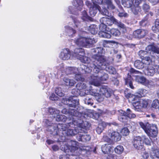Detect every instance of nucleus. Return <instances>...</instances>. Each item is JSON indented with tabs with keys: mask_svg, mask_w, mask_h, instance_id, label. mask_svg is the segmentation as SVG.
Listing matches in <instances>:
<instances>
[{
	"mask_svg": "<svg viewBox=\"0 0 159 159\" xmlns=\"http://www.w3.org/2000/svg\"><path fill=\"white\" fill-rule=\"evenodd\" d=\"M85 119L76 118H73V122L71 125H76L77 127H75L74 129H68L66 134L68 136H74L80 133H83L85 132V128L87 127V123L84 122Z\"/></svg>",
	"mask_w": 159,
	"mask_h": 159,
	"instance_id": "f257e3e1",
	"label": "nucleus"
},
{
	"mask_svg": "<svg viewBox=\"0 0 159 159\" xmlns=\"http://www.w3.org/2000/svg\"><path fill=\"white\" fill-rule=\"evenodd\" d=\"M94 60L91 67L93 68L95 73H98L101 70L106 68V58L102 55H95L93 57Z\"/></svg>",
	"mask_w": 159,
	"mask_h": 159,
	"instance_id": "f03ea898",
	"label": "nucleus"
},
{
	"mask_svg": "<svg viewBox=\"0 0 159 159\" xmlns=\"http://www.w3.org/2000/svg\"><path fill=\"white\" fill-rule=\"evenodd\" d=\"M139 0H122V5L127 8H131V11L134 15H137L141 11Z\"/></svg>",
	"mask_w": 159,
	"mask_h": 159,
	"instance_id": "7ed1b4c3",
	"label": "nucleus"
},
{
	"mask_svg": "<svg viewBox=\"0 0 159 159\" xmlns=\"http://www.w3.org/2000/svg\"><path fill=\"white\" fill-rule=\"evenodd\" d=\"M103 140L107 142L111 143L112 141H118L121 139L120 134L113 130H108L103 137Z\"/></svg>",
	"mask_w": 159,
	"mask_h": 159,
	"instance_id": "20e7f679",
	"label": "nucleus"
},
{
	"mask_svg": "<svg viewBox=\"0 0 159 159\" xmlns=\"http://www.w3.org/2000/svg\"><path fill=\"white\" fill-rule=\"evenodd\" d=\"M97 42V40L92 38L80 37L75 41L77 45L82 47H86L89 44H92Z\"/></svg>",
	"mask_w": 159,
	"mask_h": 159,
	"instance_id": "39448f33",
	"label": "nucleus"
},
{
	"mask_svg": "<svg viewBox=\"0 0 159 159\" xmlns=\"http://www.w3.org/2000/svg\"><path fill=\"white\" fill-rule=\"evenodd\" d=\"M62 101L64 104L68 105L69 107L75 108L79 104L78 100L76 96H70L68 98H63Z\"/></svg>",
	"mask_w": 159,
	"mask_h": 159,
	"instance_id": "423d86ee",
	"label": "nucleus"
},
{
	"mask_svg": "<svg viewBox=\"0 0 159 159\" xmlns=\"http://www.w3.org/2000/svg\"><path fill=\"white\" fill-rule=\"evenodd\" d=\"M71 145L69 148V150L72 154H69L70 156L69 158H71V156H79L81 154L82 150L80 148L78 147L77 144L78 142L75 141H71Z\"/></svg>",
	"mask_w": 159,
	"mask_h": 159,
	"instance_id": "0eeeda50",
	"label": "nucleus"
},
{
	"mask_svg": "<svg viewBox=\"0 0 159 159\" xmlns=\"http://www.w3.org/2000/svg\"><path fill=\"white\" fill-rule=\"evenodd\" d=\"M61 113L66 114H70L73 116V118H76L85 119V116L84 114L78 112L77 111L71 108H69L67 110L66 108L63 109L61 111Z\"/></svg>",
	"mask_w": 159,
	"mask_h": 159,
	"instance_id": "6e6552de",
	"label": "nucleus"
},
{
	"mask_svg": "<svg viewBox=\"0 0 159 159\" xmlns=\"http://www.w3.org/2000/svg\"><path fill=\"white\" fill-rule=\"evenodd\" d=\"M148 100L146 99H138V101L133 102V105L134 107V110L139 111L143 108H146L148 105Z\"/></svg>",
	"mask_w": 159,
	"mask_h": 159,
	"instance_id": "1a4fd4ad",
	"label": "nucleus"
},
{
	"mask_svg": "<svg viewBox=\"0 0 159 159\" xmlns=\"http://www.w3.org/2000/svg\"><path fill=\"white\" fill-rule=\"evenodd\" d=\"M99 29L101 30L99 33L98 34L100 37L110 39L111 37V34L108 33L106 25L104 23H101L99 25Z\"/></svg>",
	"mask_w": 159,
	"mask_h": 159,
	"instance_id": "9d476101",
	"label": "nucleus"
},
{
	"mask_svg": "<svg viewBox=\"0 0 159 159\" xmlns=\"http://www.w3.org/2000/svg\"><path fill=\"white\" fill-rule=\"evenodd\" d=\"M73 5L76 8L74 10L72 7H70L69 9L70 13L72 14H77L75 11V10H79L81 11L82 9V7L83 5V1L82 0H74V1Z\"/></svg>",
	"mask_w": 159,
	"mask_h": 159,
	"instance_id": "9b49d317",
	"label": "nucleus"
},
{
	"mask_svg": "<svg viewBox=\"0 0 159 159\" xmlns=\"http://www.w3.org/2000/svg\"><path fill=\"white\" fill-rule=\"evenodd\" d=\"M71 124H72L71 122L67 124H59L58 125L55 124L54 125L53 132L56 134H57V131L59 130L62 131H67L69 127H73V126L71 125Z\"/></svg>",
	"mask_w": 159,
	"mask_h": 159,
	"instance_id": "f8f14e48",
	"label": "nucleus"
},
{
	"mask_svg": "<svg viewBox=\"0 0 159 159\" xmlns=\"http://www.w3.org/2000/svg\"><path fill=\"white\" fill-rule=\"evenodd\" d=\"M148 135L152 137H155L158 134V130L156 125H153L149 128L145 132Z\"/></svg>",
	"mask_w": 159,
	"mask_h": 159,
	"instance_id": "ddd939ff",
	"label": "nucleus"
},
{
	"mask_svg": "<svg viewBox=\"0 0 159 159\" xmlns=\"http://www.w3.org/2000/svg\"><path fill=\"white\" fill-rule=\"evenodd\" d=\"M133 145L137 149H143V142L140 136L135 137L134 139Z\"/></svg>",
	"mask_w": 159,
	"mask_h": 159,
	"instance_id": "4468645a",
	"label": "nucleus"
},
{
	"mask_svg": "<svg viewBox=\"0 0 159 159\" xmlns=\"http://www.w3.org/2000/svg\"><path fill=\"white\" fill-rule=\"evenodd\" d=\"M101 23H104L106 25H112L113 23H116L117 20L113 17H111L110 18L107 17H103L100 19Z\"/></svg>",
	"mask_w": 159,
	"mask_h": 159,
	"instance_id": "2eb2a0df",
	"label": "nucleus"
},
{
	"mask_svg": "<svg viewBox=\"0 0 159 159\" xmlns=\"http://www.w3.org/2000/svg\"><path fill=\"white\" fill-rule=\"evenodd\" d=\"M99 92L100 95L102 94L107 98H109L111 96L112 90L107 87L104 86L100 89Z\"/></svg>",
	"mask_w": 159,
	"mask_h": 159,
	"instance_id": "dca6fc26",
	"label": "nucleus"
},
{
	"mask_svg": "<svg viewBox=\"0 0 159 159\" xmlns=\"http://www.w3.org/2000/svg\"><path fill=\"white\" fill-rule=\"evenodd\" d=\"M89 83L90 84L96 86L100 85L101 82L99 80V77L98 75H93L91 76V78L89 80Z\"/></svg>",
	"mask_w": 159,
	"mask_h": 159,
	"instance_id": "f3484780",
	"label": "nucleus"
},
{
	"mask_svg": "<svg viewBox=\"0 0 159 159\" xmlns=\"http://www.w3.org/2000/svg\"><path fill=\"white\" fill-rule=\"evenodd\" d=\"M147 33V30L140 29L135 30L133 34L135 37L140 39L144 37Z\"/></svg>",
	"mask_w": 159,
	"mask_h": 159,
	"instance_id": "a211bd4d",
	"label": "nucleus"
},
{
	"mask_svg": "<svg viewBox=\"0 0 159 159\" xmlns=\"http://www.w3.org/2000/svg\"><path fill=\"white\" fill-rule=\"evenodd\" d=\"M144 72L146 75L150 76H153L155 73V69L154 68V65L152 66L149 65L147 66H145Z\"/></svg>",
	"mask_w": 159,
	"mask_h": 159,
	"instance_id": "6ab92c4d",
	"label": "nucleus"
},
{
	"mask_svg": "<svg viewBox=\"0 0 159 159\" xmlns=\"http://www.w3.org/2000/svg\"><path fill=\"white\" fill-rule=\"evenodd\" d=\"M70 52L68 49H64L61 52L60 57L63 60H68L70 57Z\"/></svg>",
	"mask_w": 159,
	"mask_h": 159,
	"instance_id": "aec40b11",
	"label": "nucleus"
},
{
	"mask_svg": "<svg viewBox=\"0 0 159 159\" xmlns=\"http://www.w3.org/2000/svg\"><path fill=\"white\" fill-rule=\"evenodd\" d=\"M73 56L77 59H80L84 55V53L83 49L81 48H76L74 50V52L73 54Z\"/></svg>",
	"mask_w": 159,
	"mask_h": 159,
	"instance_id": "412c9836",
	"label": "nucleus"
},
{
	"mask_svg": "<svg viewBox=\"0 0 159 159\" xmlns=\"http://www.w3.org/2000/svg\"><path fill=\"white\" fill-rule=\"evenodd\" d=\"M101 12V8L98 5H95L89 8V13L91 16H94L96 14L98 11Z\"/></svg>",
	"mask_w": 159,
	"mask_h": 159,
	"instance_id": "4be33fe9",
	"label": "nucleus"
},
{
	"mask_svg": "<svg viewBox=\"0 0 159 159\" xmlns=\"http://www.w3.org/2000/svg\"><path fill=\"white\" fill-rule=\"evenodd\" d=\"M101 148L102 152L104 154H108L111 152V146L109 144L107 143L102 145Z\"/></svg>",
	"mask_w": 159,
	"mask_h": 159,
	"instance_id": "5701e85b",
	"label": "nucleus"
},
{
	"mask_svg": "<svg viewBox=\"0 0 159 159\" xmlns=\"http://www.w3.org/2000/svg\"><path fill=\"white\" fill-rule=\"evenodd\" d=\"M119 115L120 116L119 117V120L120 121L125 122L126 121V112L122 110H120L118 111Z\"/></svg>",
	"mask_w": 159,
	"mask_h": 159,
	"instance_id": "b1692460",
	"label": "nucleus"
},
{
	"mask_svg": "<svg viewBox=\"0 0 159 159\" xmlns=\"http://www.w3.org/2000/svg\"><path fill=\"white\" fill-rule=\"evenodd\" d=\"M65 28L67 35L70 37H73L76 32L75 30L69 26H66Z\"/></svg>",
	"mask_w": 159,
	"mask_h": 159,
	"instance_id": "393cba45",
	"label": "nucleus"
},
{
	"mask_svg": "<svg viewBox=\"0 0 159 159\" xmlns=\"http://www.w3.org/2000/svg\"><path fill=\"white\" fill-rule=\"evenodd\" d=\"M134 66L139 69H142L144 67L145 68L146 66H145L143 61H140L139 60L136 61L134 63Z\"/></svg>",
	"mask_w": 159,
	"mask_h": 159,
	"instance_id": "a878e982",
	"label": "nucleus"
},
{
	"mask_svg": "<svg viewBox=\"0 0 159 159\" xmlns=\"http://www.w3.org/2000/svg\"><path fill=\"white\" fill-rule=\"evenodd\" d=\"M125 94L126 98H129L130 101H137L138 99V98L137 96L132 94L130 93H127L125 91Z\"/></svg>",
	"mask_w": 159,
	"mask_h": 159,
	"instance_id": "bb28decb",
	"label": "nucleus"
},
{
	"mask_svg": "<svg viewBox=\"0 0 159 159\" xmlns=\"http://www.w3.org/2000/svg\"><path fill=\"white\" fill-rule=\"evenodd\" d=\"M147 49L153 51L154 52L159 54V44L156 46L152 45H149L147 48Z\"/></svg>",
	"mask_w": 159,
	"mask_h": 159,
	"instance_id": "cd10ccee",
	"label": "nucleus"
},
{
	"mask_svg": "<svg viewBox=\"0 0 159 159\" xmlns=\"http://www.w3.org/2000/svg\"><path fill=\"white\" fill-rule=\"evenodd\" d=\"M141 137L142 140L143 142V143H144L145 144L148 146L151 145V140L150 138L148 139L145 135H142Z\"/></svg>",
	"mask_w": 159,
	"mask_h": 159,
	"instance_id": "c85d7f7f",
	"label": "nucleus"
},
{
	"mask_svg": "<svg viewBox=\"0 0 159 159\" xmlns=\"http://www.w3.org/2000/svg\"><path fill=\"white\" fill-rule=\"evenodd\" d=\"M98 125L101 126V127H102L103 129H104L105 128L107 125H108L109 126H111V125L116 126L117 125V124L115 122H113L112 123H106L104 121H102L99 123Z\"/></svg>",
	"mask_w": 159,
	"mask_h": 159,
	"instance_id": "c756f323",
	"label": "nucleus"
},
{
	"mask_svg": "<svg viewBox=\"0 0 159 159\" xmlns=\"http://www.w3.org/2000/svg\"><path fill=\"white\" fill-rule=\"evenodd\" d=\"M77 70V69L76 68L68 67L66 69L65 72L66 74L68 75L70 74H75Z\"/></svg>",
	"mask_w": 159,
	"mask_h": 159,
	"instance_id": "7c9ffc66",
	"label": "nucleus"
},
{
	"mask_svg": "<svg viewBox=\"0 0 159 159\" xmlns=\"http://www.w3.org/2000/svg\"><path fill=\"white\" fill-rule=\"evenodd\" d=\"M126 118L129 117L130 118H134L136 117V115L132 113L131 111L129 109H127L126 112Z\"/></svg>",
	"mask_w": 159,
	"mask_h": 159,
	"instance_id": "2f4dec72",
	"label": "nucleus"
},
{
	"mask_svg": "<svg viewBox=\"0 0 159 159\" xmlns=\"http://www.w3.org/2000/svg\"><path fill=\"white\" fill-rule=\"evenodd\" d=\"M67 120L66 117L62 115H57L56 120L57 121H61L65 122Z\"/></svg>",
	"mask_w": 159,
	"mask_h": 159,
	"instance_id": "473e14b6",
	"label": "nucleus"
},
{
	"mask_svg": "<svg viewBox=\"0 0 159 159\" xmlns=\"http://www.w3.org/2000/svg\"><path fill=\"white\" fill-rule=\"evenodd\" d=\"M146 79L143 77L137 76L136 77V81L144 85Z\"/></svg>",
	"mask_w": 159,
	"mask_h": 159,
	"instance_id": "72a5a7b5",
	"label": "nucleus"
},
{
	"mask_svg": "<svg viewBox=\"0 0 159 159\" xmlns=\"http://www.w3.org/2000/svg\"><path fill=\"white\" fill-rule=\"evenodd\" d=\"M148 46L146 48L145 51L140 50V51L138 53L139 56H140L141 57H143L145 55H146L148 53H151V52H154L153 50H148L147 49V48Z\"/></svg>",
	"mask_w": 159,
	"mask_h": 159,
	"instance_id": "f704fd0d",
	"label": "nucleus"
},
{
	"mask_svg": "<svg viewBox=\"0 0 159 159\" xmlns=\"http://www.w3.org/2000/svg\"><path fill=\"white\" fill-rule=\"evenodd\" d=\"M89 30L92 34H94L97 33L98 29L96 25H93L89 27Z\"/></svg>",
	"mask_w": 159,
	"mask_h": 159,
	"instance_id": "c9c22d12",
	"label": "nucleus"
},
{
	"mask_svg": "<svg viewBox=\"0 0 159 159\" xmlns=\"http://www.w3.org/2000/svg\"><path fill=\"white\" fill-rule=\"evenodd\" d=\"M132 80L133 79L130 76L125 80V83L126 85H129L130 88L132 89H134V87L132 84Z\"/></svg>",
	"mask_w": 159,
	"mask_h": 159,
	"instance_id": "e433bc0d",
	"label": "nucleus"
},
{
	"mask_svg": "<svg viewBox=\"0 0 159 159\" xmlns=\"http://www.w3.org/2000/svg\"><path fill=\"white\" fill-rule=\"evenodd\" d=\"M110 32L114 36H118L120 34V31L117 29H112L110 30Z\"/></svg>",
	"mask_w": 159,
	"mask_h": 159,
	"instance_id": "4c0bfd02",
	"label": "nucleus"
},
{
	"mask_svg": "<svg viewBox=\"0 0 159 159\" xmlns=\"http://www.w3.org/2000/svg\"><path fill=\"white\" fill-rule=\"evenodd\" d=\"M124 150L123 147L121 145H118L115 148V152L118 154H120L123 152Z\"/></svg>",
	"mask_w": 159,
	"mask_h": 159,
	"instance_id": "58836bf2",
	"label": "nucleus"
},
{
	"mask_svg": "<svg viewBox=\"0 0 159 159\" xmlns=\"http://www.w3.org/2000/svg\"><path fill=\"white\" fill-rule=\"evenodd\" d=\"M139 124L141 127L144 130L145 132H146V131L148 129V128H149V123H147L146 124H144L143 122H139Z\"/></svg>",
	"mask_w": 159,
	"mask_h": 159,
	"instance_id": "ea45409f",
	"label": "nucleus"
},
{
	"mask_svg": "<svg viewBox=\"0 0 159 159\" xmlns=\"http://www.w3.org/2000/svg\"><path fill=\"white\" fill-rule=\"evenodd\" d=\"M48 111L51 115L59 114L60 112L59 110L51 107L49 108Z\"/></svg>",
	"mask_w": 159,
	"mask_h": 159,
	"instance_id": "a19ab883",
	"label": "nucleus"
},
{
	"mask_svg": "<svg viewBox=\"0 0 159 159\" xmlns=\"http://www.w3.org/2000/svg\"><path fill=\"white\" fill-rule=\"evenodd\" d=\"M107 7L109 9H113L115 8V6L113 4L111 0H106L105 1Z\"/></svg>",
	"mask_w": 159,
	"mask_h": 159,
	"instance_id": "79ce46f5",
	"label": "nucleus"
},
{
	"mask_svg": "<svg viewBox=\"0 0 159 159\" xmlns=\"http://www.w3.org/2000/svg\"><path fill=\"white\" fill-rule=\"evenodd\" d=\"M98 75L99 77V80L100 82L101 81L106 80L108 78V74L105 73H103L102 75L99 74Z\"/></svg>",
	"mask_w": 159,
	"mask_h": 159,
	"instance_id": "37998d69",
	"label": "nucleus"
},
{
	"mask_svg": "<svg viewBox=\"0 0 159 159\" xmlns=\"http://www.w3.org/2000/svg\"><path fill=\"white\" fill-rule=\"evenodd\" d=\"M143 61L145 66L150 65V64L152 62V60L149 57H145L143 60Z\"/></svg>",
	"mask_w": 159,
	"mask_h": 159,
	"instance_id": "c03bdc74",
	"label": "nucleus"
},
{
	"mask_svg": "<svg viewBox=\"0 0 159 159\" xmlns=\"http://www.w3.org/2000/svg\"><path fill=\"white\" fill-rule=\"evenodd\" d=\"M129 130L126 127L123 128L120 131L121 134L123 136H126L128 135L129 133Z\"/></svg>",
	"mask_w": 159,
	"mask_h": 159,
	"instance_id": "a18cd8bd",
	"label": "nucleus"
},
{
	"mask_svg": "<svg viewBox=\"0 0 159 159\" xmlns=\"http://www.w3.org/2000/svg\"><path fill=\"white\" fill-rule=\"evenodd\" d=\"M144 85L149 88H151L154 86V84L152 81L147 80L145 83Z\"/></svg>",
	"mask_w": 159,
	"mask_h": 159,
	"instance_id": "49530a36",
	"label": "nucleus"
},
{
	"mask_svg": "<svg viewBox=\"0 0 159 159\" xmlns=\"http://www.w3.org/2000/svg\"><path fill=\"white\" fill-rule=\"evenodd\" d=\"M94 51L95 52L98 53V54H97L94 55L93 57L95 55H102V56L104 57L103 55H102L101 54L103 52V49L101 47H98L95 48L94 50Z\"/></svg>",
	"mask_w": 159,
	"mask_h": 159,
	"instance_id": "de8ad7c7",
	"label": "nucleus"
},
{
	"mask_svg": "<svg viewBox=\"0 0 159 159\" xmlns=\"http://www.w3.org/2000/svg\"><path fill=\"white\" fill-rule=\"evenodd\" d=\"M84 101L85 104L88 105H92L93 104V100L89 97H86L84 99Z\"/></svg>",
	"mask_w": 159,
	"mask_h": 159,
	"instance_id": "09e8293b",
	"label": "nucleus"
},
{
	"mask_svg": "<svg viewBox=\"0 0 159 159\" xmlns=\"http://www.w3.org/2000/svg\"><path fill=\"white\" fill-rule=\"evenodd\" d=\"M44 122L46 124V125L47 126H50V129L51 131L52 132H53V128L54 125L52 126L51 125V122L49 121L47 119H45L44 120Z\"/></svg>",
	"mask_w": 159,
	"mask_h": 159,
	"instance_id": "8fccbe9b",
	"label": "nucleus"
},
{
	"mask_svg": "<svg viewBox=\"0 0 159 159\" xmlns=\"http://www.w3.org/2000/svg\"><path fill=\"white\" fill-rule=\"evenodd\" d=\"M152 107L156 109L159 108V101L157 99L154 100L152 104Z\"/></svg>",
	"mask_w": 159,
	"mask_h": 159,
	"instance_id": "3c124183",
	"label": "nucleus"
},
{
	"mask_svg": "<svg viewBox=\"0 0 159 159\" xmlns=\"http://www.w3.org/2000/svg\"><path fill=\"white\" fill-rule=\"evenodd\" d=\"M142 8L143 10L145 12H148L150 9V7L149 5L146 3H144L142 6Z\"/></svg>",
	"mask_w": 159,
	"mask_h": 159,
	"instance_id": "603ef678",
	"label": "nucleus"
},
{
	"mask_svg": "<svg viewBox=\"0 0 159 159\" xmlns=\"http://www.w3.org/2000/svg\"><path fill=\"white\" fill-rule=\"evenodd\" d=\"M82 57L79 59L84 63H88L90 62V59L86 57H84V56H82Z\"/></svg>",
	"mask_w": 159,
	"mask_h": 159,
	"instance_id": "864d4df0",
	"label": "nucleus"
},
{
	"mask_svg": "<svg viewBox=\"0 0 159 159\" xmlns=\"http://www.w3.org/2000/svg\"><path fill=\"white\" fill-rule=\"evenodd\" d=\"M101 14L107 16L108 17L110 16V14L108 12V10L105 8H103L102 10H101V12H99Z\"/></svg>",
	"mask_w": 159,
	"mask_h": 159,
	"instance_id": "5fc2aeb1",
	"label": "nucleus"
},
{
	"mask_svg": "<svg viewBox=\"0 0 159 159\" xmlns=\"http://www.w3.org/2000/svg\"><path fill=\"white\" fill-rule=\"evenodd\" d=\"M118 16L120 17H127L128 16V15L127 13L124 11L121 12L119 11V12L118 14Z\"/></svg>",
	"mask_w": 159,
	"mask_h": 159,
	"instance_id": "6e6d98bb",
	"label": "nucleus"
},
{
	"mask_svg": "<svg viewBox=\"0 0 159 159\" xmlns=\"http://www.w3.org/2000/svg\"><path fill=\"white\" fill-rule=\"evenodd\" d=\"M146 91V90H145L143 89H140L139 90L138 93L141 96H144L145 95Z\"/></svg>",
	"mask_w": 159,
	"mask_h": 159,
	"instance_id": "4d7b16f0",
	"label": "nucleus"
},
{
	"mask_svg": "<svg viewBox=\"0 0 159 159\" xmlns=\"http://www.w3.org/2000/svg\"><path fill=\"white\" fill-rule=\"evenodd\" d=\"M84 139L83 142H86L89 141L91 139V137L90 135L89 134H84Z\"/></svg>",
	"mask_w": 159,
	"mask_h": 159,
	"instance_id": "13d9d810",
	"label": "nucleus"
},
{
	"mask_svg": "<svg viewBox=\"0 0 159 159\" xmlns=\"http://www.w3.org/2000/svg\"><path fill=\"white\" fill-rule=\"evenodd\" d=\"M80 133H81L78 134V135L77 137V139L79 141L83 142V139H84V135Z\"/></svg>",
	"mask_w": 159,
	"mask_h": 159,
	"instance_id": "bf43d9fd",
	"label": "nucleus"
},
{
	"mask_svg": "<svg viewBox=\"0 0 159 159\" xmlns=\"http://www.w3.org/2000/svg\"><path fill=\"white\" fill-rule=\"evenodd\" d=\"M58 98L54 94L52 93L50 97V99L52 101H57L58 99Z\"/></svg>",
	"mask_w": 159,
	"mask_h": 159,
	"instance_id": "052dcab7",
	"label": "nucleus"
},
{
	"mask_svg": "<svg viewBox=\"0 0 159 159\" xmlns=\"http://www.w3.org/2000/svg\"><path fill=\"white\" fill-rule=\"evenodd\" d=\"M104 129L102 127H101V126L98 125V127L96 128V131L99 134H100Z\"/></svg>",
	"mask_w": 159,
	"mask_h": 159,
	"instance_id": "680f3d73",
	"label": "nucleus"
},
{
	"mask_svg": "<svg viewBox=\"0 0 159 159\" xmlns=\"http://www.w3.org/2000/svg\"><path fill=\"white\" fill-rule=\"evenodd\" d=\"M70 155L66 154L65 155H61L60 156L59 159H70Z\"/></svg>",
	"mask_w": 159,
	"mask_h": 159,
	"instance_id": "e2e57ef3",
	"label": "nucleus"
},
{
	"mask_svg": "<svg viewBox=\"0 0 159 159\" xmlns=\"http://www.w3.org/2000/svg\"><path fill=\"white\" fill-rule=\"evenodd\" d=\"M142 157L144 159H147L149 157V154L146 152H143L142 154Z\"/></svg>",
	"mask_w": 159,
	"mask_h": 159,
	"instance_id": "0e129e2a",
	"label": "nucleus"
},
{
	"mask_svg": "<svg viewBox=\"0 0 159 159\" xmlns=\"http://www.w3.org/2000/svg\"><path fill=\"white\" fill-rule=\"evenodd\" d=\"M58 90V89L57 88L55 90V93H56L58 96L60 97H62L64 96V93L59 91V90Z\"/></svg>",
	"mask_w": 159,
	"mask_h": 159,
	"instance_id": "69168bd1",
	"label": "nucleus"
},
{
	"mask_svg": "<svg viewBox=\"0 0 159 159\" xmlns=\"http://www.w3.org/2000/svg\"><path fill=\"white\" fill-rule=\"evenodd\" d=\"M116 24H117V25L120 27L121 28H122L123 29H124L125 28V25L122 23L120 22H118L117 20V22H116Z\"/></svg>",
	"mask_w": 159,
	"mask_h": 159,
	"instance_id": "338daca9",
	"label": "nucleus"
},
{
	"mask_svg": "<svg viewBox=\"0 0 159 159\" xmlns=\"http://www.w3.org/2000/svg\"><path fill=\"white\" fill-rule=\"evenodd\" d=\"M153 153L155 157L157 158H159V151L158 150H155L153 151Z\"/></svg>",
	"mask_w": 159,
	"mask_h": 159,
	"instance_id": "774afa93",
	"label": "nucleus"
}]
</instances>
